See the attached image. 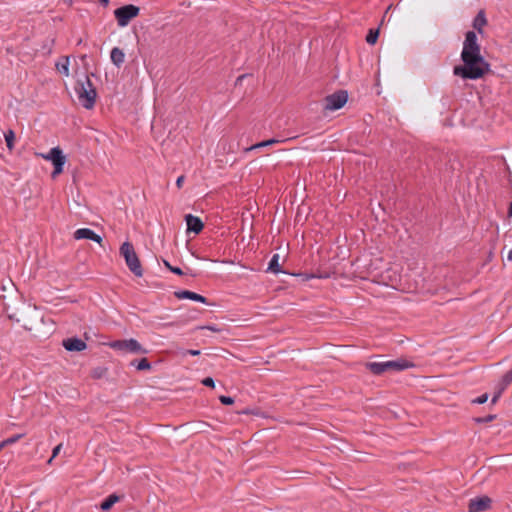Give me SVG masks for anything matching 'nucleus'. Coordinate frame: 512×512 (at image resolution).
<instances>
[{
    "mask_svg": "<svg viewBox=\"0 0 512 512\" xmlns=\"http://www.w3.org/2000/svg\"><path fill=\"white\" fill-rule=\"evenodd\" d=\"M462 65L453 68V74L462 79L477 80L490 71V64L481 55V47L474 31L465 34L461 51Z\"/></svg>",
    "mask_w": 512,
    "mask_h": 512,
    "instance_id": "obj_1",
    "label": "nucleus"
},
{
    "mask_svg": "<svg viewBox=\"0 0 512 512\" xmlns=\"http://www.w3.org/2000/svg\"><path fill=\"white\" fill-rule=\"evenodd\" d=\"M414 366L415 364L413 362L403 358L384 362H369L366 364L367 369L375 375H381L388 371H403L413 368Z\"/></svg>",
    "mask_w": 512,
    "mask_h": 512,
    "instance_id": "obj_2",
    "label": "nucleus"
},
{
    "mask_svg": "<svg viewBox=\"0 0 512 512\" xmlns=\"http://www.w3.org/2000/svg\"><path fill=\"white\" fill-rule=\"evenodd\" d=\"M81 105L86 109H92L96 102L97 92L89 77L85 76V81H78L75 86Z\"/></svg>",
    "mask_w": 512,
    "mask_h": 512,
    "instance_id": "obj_3",
    "label": "nucleus"
},
{
    "mask_svg": "<svg viewBox=\"0 0 512 512\" xmlns=\"http://www.w3.org/2000/svg\"><path fill=\"white\" fill-rule=\"evenodd\" d=\"M120 255L125 259V263L129 270L136 276H143V268L134 246L129 241L124 242L119 249Z\"/></svg>",
    "mask_w": 512,
    "mask_h": 512,
    "instance_id": "obj_4",
    "label": "nucleus"
},
{
    "mask_svg": "<svg viewBox=\"0 0 512 512\" xmlns=\"http://www.w3.org/2000/svg\"><path fill=\"white\" fill-rule=\"evenodd\" d=\"M140 8L133 4H127L114 10V16L120 27L127 26L130 21L139 15Z\"/></svg>",
    "mask_w": 512,
    "mask_h": 512,
    "instance_id": "obj_5",
    "label": "nucleus"
},
{
    "mask_svg": "<svg viewBox=\"0 0 512 512\" xmlns=\"http://www.w3.org/2000/svg\"><path fill=\"white\" fill-rule=\"evenodd\" d=\"M111 347L115 350L129 352V353H140V354H146L148 351L144 349L141 344L131 338V339H124V340H116L113 343H111Z\"/></svg>",
    "mask_w": 512,
    "mask_h": 512,
    "instance_id": "obj_6",
    "label": "nucleus"
},
{
    "mask_svg": "<svg viewBox=\"0 0 512 512\" xmlns=\"http://www.w3.org/2000/svg\"><path fill=\"white\" fill-rule=\"evenodd\" d=\"M348 100V93L345 90H338L325 97V110L335 111L342 108Z\"/></svg>",
    "mask_w": 512,
    "mask_h": 512,
    "instance_id": "obj_7",
    "label": "nucleus"
},
{
    "mask_svg": "<svg viewBox=\"0 0 512 512\" xmlns=\"http://www.w3.org/2000/svg\"><path fill=\"white\" fill-rule=\"evenodd\" d=\"M50 161L54 166V170L51 173V177L54 179L63 172V167L66 162V158L60 147H53L50 149Z\"/></svg>",
    "mask_w": 512,
    "mask_h": 512,
    "instance_id": "obj_8",
    "label": "nucleus"
},
{
    "mask_svg": "<svg viewBox=\"0 0 512 512\" xmlns=\"http://www.w3.org/2000/svg\"><path fill=\"white\" fill-rule=\"evenodd\" d=\"M492 500L488 496L470 499L468 512H484L491 507Z\"/></svg>",
    "mask_w": 512,
    "mask_h": 512,
    "instance_id": "obj_9",
    "label": "nucleus"
},
{
    "mask_svg": "<svg viewBox=\"0 0 512 512\" xmlns=\"http://www.w3.org/2000/svg\"><path fill=\"white\" fill-rule=\"evenodd\" d=\"M62 345L67 351L71 352H80L85 350L87 347L85 341L77 337L64 339Z\"/></svg>",
    "mask_w": 512,
    "mask_h": 512,
    "instance_id": "obj_10",
    "label": "nucleus"
},
{
    "mask_svg": "<svg viewBox=\"0 0 512 512\" xmlns=\"http://www.w3.org/2000/svg\"><path fill=\"white\" fill-rule=\"evenodd\" d=\"M74 238L77 240H80V239L92 240V241L99 243L100 245H102V241H103V239L100 235L96 234L93 230H91L89 228L77 229L74 232Z\"/></svg>",
    "mask_w": 512,
    "mask_h": 512,
    "instance_id": "obj_11",
    "label": "nucleus"
},
{
    "mask_svg": "<svg viewBox=\"0 0 512 512\" xmlns=\"http://www.w3.org/2000/svg\"><path fill=\"white\" fill-rule=\"evenodd\" d=\"M185 221L187 225V232H193L194 234H199L203 228L204 224L201 219L192 214H187L185 216Z\"/></svg>",
    "mask_w": 512,
    "mask_h": 512,
    "instance_id": "obj_12",
    "label": "nucleus"
},
{
    "mask_svg": "<svg viewBox=\"0 0 512 512\" xmlns=\"http://www.w3.org/2000/svg\"><path fill=\"white\" fill-rule=\"evenodd\" d=\"M175 297L178 299H189L201 303H207V298L189 290H180L175 292Z\"/></svg>",
    "mask_w": 512,
    "mask_h": 512,
    "instance_id": "obj_13",
    "label": "nucleus"
},
{
    "mask_svg": "<svg viewBox=\"0 0 512 512\" xmlns=\"http://www.w3.org/2000/svg\"><path fill=\"white\" fill-rule=\"evenodd\" d=\"M110 58H111L112 63L116 67L120 68L125 61V54L120 48L114 47L111 50Z\"/></svg>",
    "mask_w": 512,
    "mask_h": 512,
    "instance_id": "obj_14",
    "label": "nucleus"
},
{
    "mask_svg": "<svg viewBox=\"0 0 512 512\" xmlns=\"http://www.w3.org/2000/svg\"><path fill=\"white\" fill-rule=\"evenodd\" d=\"M487 24L484 10H480L473 20V28L480 34L483 33V27Z\"/></svg>",
    "mask_w": 512,
    "mask_h": 512,
    "instance_id": "obj_15",
    "label": "nucleus"
},
{
    "mask_svg": "<svg viewBox=\"0 0 512 512\" xmlns=\"http://www.w3.org/2000/svg\"><path fill=\"white\" fill-rule=\"evenodd\" d=\"M120 500V497L116 494H111L107 498H105L101 504L100 508L103 511H109L115 503H117Z\"/></svg>",
    "mask_w": 512,
    "mask_h": 512,
    "instance_id": "obj_16",
    "label": "nucleus"
},
{
    "mask_svg": "<svg viewBox=\"0 0 512 512\" xmlns=\"http://www.w3.org/2000/svg\"><path fill=\"white\" fill-rule=\"evenodd\" d=\"M56 69L59 73L69 76V57L62 56L60 60L56 63Z\"/></svg>",
    "mask_w": 512,
    "mask_h": 512,
    "instance_id": "obj_17",
    "label": "nucleus"
},
{
    "mask_svg": "<svg viewBox=\"0 0 512 512\" xmlns=\"http://www.w3.org/2000/svg\"><path fill=\"white\" fill-rule=\"evenodd\" d=\"M279 254H274L269 263H268V267H267V272H272V273H278V272H281V269H280V265H279Z\"/></svg>",
    "mask_w": 512,
    "mask_h": 512,
    "instance_id": "obj_18",
    "label": "nucleus"
},
{
    "mask_svg": "<svg viewBox=\"0 0 512 512\" xmlns=\"http://www.w3.org/2000/svg\"><path fill=\"white\" fill-rule=\"evenodd\" d=\"M132 366H135L137 370H150L151 364L147 358H142L140 360H133L131 362Z\"/></svg>",
    "mask_w": 512,
    "mask_h": 512,
    "instance_id": "obj_19",
    "label": "nucleus"
},
{
    "mask_svg": "<svg viewBox=\"0 0 512 512\" xmlns=\"http://www.w3.org/2000/svg\"><path fill=\"white\" fill-rule=\"evenodd\" d=\"M5 141L7 148L12 151L14 149V141H15V133L13 130L9 129L5 134Z\"/></svg>",
    "mask_w": 512,
    "mask_h": 512,
    "instance_id": "obj_20",
    "label": "nucleus"
},
{
    "mask_svg": "<svg viewBox=\"0 0 512 512\" xmlns=\"http://www.w3.org/2000/svg\"><path fill=\"white\" fill-rule=\"evenodd\" d=\"M378 37H379V30L378 29H370L366 36V42L368 44L374 45L377 42Z\"/></svg>",
    "mask_w": 512,
    "mask_h": 512,
    "instance_id": "obj_21",
    "label": "nucleus"
},
{
    "mask_svg": "<svg viewBox=\"0 0 512 512\" xmlns=\"http://www.w3.org/2000/svg\"><path fill=\"white\" fill-rule=\"evenodd\" d=\"M279 142H280L279 140L272 138V139H268V140L259 142L255 145L251 146L249 149L250 150L259 149V148L271 146V145H273L275 143H279Z\"/></svg>",
    "mask_w": 512,
    "mask_h": 512,
    "instance_id": "obj_22",
    "label": "nucleus"
},
{
    "mask_svg": "<svg viewBox=\"0 0 512 512\" xmlns=\"http://www.w3.org/2000/svg\"><path fill=\"white\" fill-rule=\"evenodd\" d=\"M507 387L508 386H503L502 380L499 381V383L497 384V391L495 392V394L492 397L491 404H495L499 400L501 394Z\"/></svg>",
    "mask_w": 512,
    "mask_h": 512,
    "instance_id": "obj_23",
    "label": "nucleus"
},
{
    "mask_svg": "<svg viewBox=\"0 0 512 512\" xmlns=\"http://www.w3.org/2000/svg\"><path fill=\"white\" fill-rule=\"evenodd\" d=\"M165 267L174 274L183 275V271L179 267L172 266L167 260H163Z\"/></svg>",
    "mask_w": 512,
    "mask_h": 512,
    "instance_id": "obj_24",
    "label": "nucleus"
},
{
    "mask_svg": "<svg viewBox=\"0 0 512 512\" xmlns=\"http://www.w3.org/2000/svg\"><path fill=\"white\" fill-rule=\"evenodd\" d=\"M24 437V434H16L4 440V444L12 445Z\"/></svg>",
    "mask_w": 512,
    "mask_h": 512,
    "instance_id": "obj_25",
    "label": "nucleus"
},
{
    "mask_svg": "<svg viewBox=\"0 0 512 512\" xmlns=\"http://www.w3.org/2000/svg\"><path fill=\"white\" fill-rule=\"evenodd\" d=\"M501 380L503 381V386H509L512 383V369L506 372Z\"/></svg>",
    "mask_w": 512,
    "mask_h": 512,
    "instance_id": "obj_26",
    "label": "nucleus"
},
{
    "mask_svg": "<svg viewBox=\"0 0 512 512\" xmlns=\"http://www.w3.org/2000/svg\"><path fill=\"white\" fill-rule=\"evenodd\" d=\"M495 418H496V415L489 414V415H487L485 417L475 418V422L476 423H488V422L493 421Z\"/></svg>",
    "mask_w": 512,
    "mask_h": 512,
    "instance_id": "obj_27",
    "label": "nucleus"
},
{
    "mask_svg": "<svg viewBox=\"0 0 512 512\" xmlns=\"http://www.w3.org/2000/svg\"><path fill=\"white\" fill-rule=\"evenodd\" d=\"M487 400H488V394L484 393V394L480 395L479 397H477L476 399L472 400V403L484 404Z\"/></svg>",
    "mask_w": 512,
    "mask_h": 512,
    "instance_id": "obj_28",
    "label": "nucleus"
},
{
    "mask_svg": "<svg viewBox=\"0 0 512 512\" xmlns=\"http://www.w3.org/2000/svg\"><path fill=\"white\" fill-rule=\"evenodd\" d=\"M62 449V444H58L56 447H54L53 451H52V456L50 457V459L48 460V464H50L52 462V460L60 453Z\"/></svg>",
    "mask_w": 512,
    "mask_h": 512,
    "instance_id": "obj_29",
    "label": "nucleus"
},
{
    "mask_svg": "<svg viewBox=\"0 0 512 512\" xmlns=\"http://www.w3.org/2000/svg\"><path fill=\"white\" fill-rule=\"evenodd\" d=\"M202 383L207 387H214V380L211 377H206L203 379Z\"/></svg>",
    "mask_w": 512,
    "mask_h": 512,
    "instance_id": "obj_30",
    "label": "nucleus"
},
{
    "mask_svg": "<svg viewBox=\"0 0 512 512\" xmlns=\"http://www.w3.org/2000/svg\"><path fill=\"white\" fill-rule=\"evenodd\" d=\"M184 181H185V176L184 175H181V176H179L177 178L176 186H177L178 189H181L183 187Z\"/></svg>",
    "mask_w": 512,
    "mask_h": 512,
    "instance_id": "obj_31",
    "label": "nucleus"
},
{
    "mask_svg": "<svg viewBox=\"0 0 512 512\" xmlns=\"http://www.w3.org/2000/svg\"><path fill=\"white\" fill-rule=\"evenodd\" d=\"M187 354L195 356V355H199L200 351L199 350H187Z\"/></svg>",
    "mask_w": 512,
    "mask_h": 512,
    "instance_id": "obj_32",
    "label": "nucleus"
},
{
    "mask_svg": "<svg viewBox=\"0 0 512 512\" xmlns=\"http://www.w3.org/2000/svg\"><path fill=\"white\" fill-rule=\"evenodd\" d=\"M234 403V399L230 396H226V406Z\"/></svg>",
    "mask_w": 512,
    "mask_h": 512,
    "instance_id": "obj_33",
    "label": "nucleus"
},
{
    "mask_svg": "<svg viewBox=\"0 0 512 512\" xmlns=\"http://www.w3.org/2000/svg\"><path fill=\"white\" fill-rule=\"evenodd\" d=\"M42 158L50 161V151L47 154H39Z\"/></svg>",
    "mask_w": 512,
    "mask_h": 512,
    "instance_id": "obj_34",
    "label": "nucleus"
},
{
    "mask_svg": "<svg viewBox=\"0 0 512 512\" xmlns=\"http://www.w3.org/2000/svg\"><path fill=\"white\" fill-rule=\"evenodd\" d=\"M508 216L512 217V202H510L509 207H508Z\"/></svg>",
    "mask_w": 512,
    "mask_h": 512,
    "instance_id": "obj_35",
    "label": "nucleus"
},
{
    "mask_svg": "<svg viewBox=\"0 0 512 512\" xmlns=\"http://www.w3.org/2000/svg\"><path fill=\"white\" fill-rule=\"evenodd\" d=\"M99 3L102 5V6H107L108 3H109V0H98Z\"/></svg>",
    "mask_w": 512,
    "mask_h": 512,
    "instance_id": "obj_36",
    "label": "nucleus"
},
{
    "mask_svg": "<svg viewBox=\"0 0 512 512\" xmlns=\"http://www.w3.org/2000/svg\"><path fill=\"white\" fill-rule=\"evenodd\" d=\"M507 259L512 261V249L508 252Z\"/></svg>",
    "mask_w": 512,
    "mask_h": 512,
    "instance_id": "obj_37",
    "label": "nucleus"
},
{
    "mask_svg": "<svg viewBox=\"0 0 512 512\" xmlns=\"http://www.w3.org/2000/svg\"><path fill=\"white\" fill-rule=\"evenodd\" d=\"M7 445L4 444V440L0 442V451H2Z\"/></svg>",
    "mask_w": 512,
    "mask_h": 512,
    "instance_id": "obj_38",
    "label": "nucleus"
},
{
    "mask_svg": "<svg viewBox=\"0 0 512 512\" xmlns=\"http://www.w3.org/2000/svg\"><path fill=\"white\" fill-rule=\"evenodd\" d=\"M219 400L222 404H224V401H225V398H224V395H220L219 396Z\"/></svg>",
    "mask_w": 512,
    "mask_h": 512,
    "instance_id": "obj_39",
    "label": "nucleus"
},
{
    "mask_svg": "<svg viewBox=\"0 0 512 512\" xmlns=\"http://www.w3.org/2000/svg\"><path fill=\"white\" fill-rule=\"evenodd\" d=\"M314 275H306V279H310V278H313Z\"/></svg>",
    "mask_w": 512,
    "mask_h": 512,
    "instance_id": "obj_40",
    "label": "nucleus"
},
{
    "mask_svg": "<svg viewBox=\"0 0 512 512\" xmlns=\"http://www.w3.org/2000/svg\"><path fill=\"white\" fill-rule=\"evenodd\" d=\"M95 377H96V378H99V372H96Z\"/></svg>",
    "mask_w": 512,
    "mask_h": 512,
    "instance_id": "obj_41",
    "label": "nucleus"
},
{
    "mask_svg": "<svg viewBox=\"0 0 512 512\" xmlns=\"http://www.w3.org/2000/svg\"><path fill=\"white\" fill-rule=\"evenodd\" d=\"M95 377H96V378H99V372H96Z\"/></svg>",
    "mask_w": 512,
    "mask_h": 512,
    "instance_id": "obj_42",
    "label": "nucleus"
},
{
    "mask_svg": "<svg viewBox=\"0 0 512 512\" xmlns=\"http://www.w3.org/2000/svg\"><path fill=\"white\" fill-rule=\"evenodd\" d=\"M240 413H248L247 410H242Z\"/></svg>",
    "mask_w": 512,
    "mask_h": 512,
    "instance_id": "obj_43",
    "label": "nucleus"
}]
</instances>
